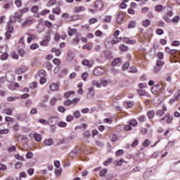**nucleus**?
Returning <instances> with one entry per match:
<instances>
[{
    "instance_id": "1",
    "label": "nucleus",
    "mask_w": 180,
    "mask_h": 180,
    "mask_svg": "<svg viewBox=\"0 0 180 180\" xmlns=\"http://www.w3.org/2000/svg\"><path fill=\"white\" fill-rule=\"evenodd\" d=\"M53 33L51 30H49L46 32V35L43 37V40L40 42L41 46H47L49 42L51 40V34Z\"/></svg>"
},
{
    "instance_id": "2",
    "label": "nucleus",
    "mask_w": 180,
    "mask_h": 180,
    "mask_svg": "<svg viewBox=\"0 0 180 180\" xmlns=\"http://www.w3.org/2000/svg\"><path fill=\"white\" fill-rule=\"evenodd\" d=\"M106 71L102 67H97L93 70V74L96 77H101V75H103Z\"/></svg>"
},
{
    "instance_id": "3",
    "label": "nucleus",
    "mask_w": 180,
    "mask_h": 180,
    "mask_svg": "<svg viewBox=\"0 0 180 180\" xmlns=\"http://www.w3.org/2000/svg\"><path fill=\"white\" fill-rule=\"evenodd\" d=\"M30 137H31V139H34L37 143H40L43 136L41 134H37V132H32L30 134Z\"/></svg>"
},
{
    "instance_id": "4",
    "label": "nucleus",
    "mask_w": 180,
    "mask_h": 180,
    "mask_svg": "<svg viewBox=\"0 0 180 180\" xmlns=\"http://www.w3.org/2000/svg\"><path fill=\"white\" fill-rule=\"evenodd\" d=\"M82 153V150L79 148H76L73 149L69 154L70 157L72 158L77 157V155H79V154Z\"/></svg>"
},
{
    "instance_id": "5",
    "label": "nucleus",
    "mask_w": 180,
    "mask_h": 180,
    "mask_svg": "<svg viewBox=\"0 0 180 180\" xmlns=\"http://www.w3.org/2000/svg\"><path fill=\"white\" fill-rule=\"evenodd\" d=\"M174 117L172 115H169V114H166L165 116L160 120V122H164L165 120V122H167V123L169 124L172 123Z\"/></svg>"
},
{
    "instance_id": "6",
    "label": "nucleus",
    "mask_w": 180,
    "mask_h": 180,
    "mask_svg": "<svg viewBox=\"0 0 180 180\" xmlns=\"http://www.w3.org/2000/svg\"><path fill=\"white\" fill-rule=\"evenodd\" d=\"M60 88V82H57L56 83H52L50 85V89L53 92H56V91H58Z\"/></svg>"
},
{
    "instance_id": "7",
    "label": "nucleus",
    "mask_w": 180,
    "mask_h": 180,
    "mask_svg": "<svg viewBox=\"0 0 180 180\" xmlns=\"http://www.w3.org/2000/svg\"><path fill=\"white\" fill-rule=\"evenodd\" d=\"M13 20H12V18L10 20L9 22H8L7 23V32H10V33H13V25H12V24L11 23H13Z\"/></svg>"
},
{
    "instance_id": "8",
    "label": "nucleus",
    "mask_w": 180,
    "mask_h": 180,
    "mask_svg": "<svg viewBox=\"0 0 180 180\" xmlns=\"http://www.w3.org/2000/svg\"><path fill=\"white\" fill-rule=\"evenodd\" d=\"M94 6L98 11H102V8H103V2L101 0H98L95 3Z\"/></svg>"
},
{
    "instance_id": "9",
    "label": "nucleus",
    "mask_w": 180,
    "mask_h": 180,
    "mask_svg": "<svg viewBox=\"0 0 180 180\" xmlns=\"http://www.w3.org/2000/svg\"><path fill=\"white\" fill-rule=\"evenodd\" d=\"M27 70H28L27 67L22 66L21 68L16 69V74H18V75L23 74V72H26Z\"/></svg>"
},
{
    "instance_id": "10",
    "label": "nucleus",
    "mask_w": 180,
    "mask_h": 180,
    "mask_svg": "<svg viewBox=\"0 0 180 180\" xmlns=\"http://www.w3.org/2000/svg\"><path fill=\"white\" fill-rule=\"evenodd\" d=\"M95 96V91L94 87L89 89V94L86 95V98L90 99V98H94Z\"/></svg>"
},
{
    "instance_id": "11",
    "label": "nucleus",
    "mask_w": 180,
    "mask_h": 180,
    "mask_svg": "<svg viewBox=\"0 0 180 180\" xmlns=\"http://www.w3.org/2000/svg\"><path fill=\"white\" fill-rule=\"evenodd\" d=\"M32 23H33V20L32 19L26 18L25 22H23L22 23V26H23V27H25L26 26H30V25H32Z\"/></svg>"
},
{
    "instance_id": "12",
    "label": "nucleus",
    "mask_w": 180,
    "mask_h": 180,
    "mask_svg": "<svg viewBox=\"0 0 180 180\" xmlns=\"http://www.w3.org/2000/svg\"><path fill=\"white\" fill-rule=\"evenodd\" d=\"M15 117L17 120H21V122H23L26 120L27 115L26 113H22L20 115H15Z\"/></svg>"
},
{
    "instance_id": "13",
    "label": "nucleus",
    "mask_w": 180,
    "mask_h": 180,
    "mask_svg": "<svg viewBox=\"0 0 180 180\" xmlns=\"http://www.w3.org/2000/svg\"><path fill=\"white\" fill-rule=\"evenodd\" d=\"M75 57V53L72 51H69L68 52V61H72Z\"/></svg>"
},
{
    "instance_id": "14",
    "label": "nucleus",
    "mask_w": 180,
    "mask_h": 180,
    "mask_svg": "<svg viewBox=\"0 0 180 180\" xmlns=\"http://www.w3.org/2000/svg\"><path fill=\"white\" fill-rule=\"evenodd\" d=\"M123 19H124V13L120 12L118 14L117 18V23H122L123 22Z\"/></svg>"
},
{
    "instance_id": "15",
    "label": "nucleus",
    "mask_w": 180,
    "mask_h": 180,
    "mask_svg": "<svg viewBox=\"0 0 180 180\" xmlns=\"http://www.w3.org/2000/svg\"><path fill=\"white\" fill-rule=\"evenodd\" d=\"M179 96H180V90L177 91L176 93H175L174 94V98H171L169 102L170 103H174V102H175V101H178V99H179Z\"/></svg>"
},
{
    "instance_id": "16",
    "label": "nucleus",
    "mask_w": 180,
    "mask_h": 180,
    "mask_svg": "<svg viewBox=\"0 0 180 180\" xmlns=\"http://www.w3.org/2000/svg\"><path fill=\"white\" fill-rule=\"evenodd\" d=\"M57 123V117H51L48 120V124H51V126L56 124Z\"/></svg>"
},
{
    "instance_id": "17",
    "label": "nucleus",
    "mask_w": 180,
    "mask_h": 180,
    "mask_svg": "<svg viewBox=\"0 0 180 180\" xmlns=\"http://www.w3.org/2000/svg\"><path fill=\"white\" fill-rule=\"evenodd\" d=\"M85 11V7L80 6L75 8L74 13H79V12H84Z\"/></svg>"
},
{
    "instance_id": "18",
    "label": "nucleus",
    "mask_w": 180,
    "mask_h": 180,
    "mask_svg": "<svg viewBox=\"0 0 180 180\" xmlns=\"http://www.w3.org/2000/svg\"><path fill=\"white\" fill-rule=\"evenodd\" d=\"M82 65H84L85 67H88L89 68H91L92 67V63H90L88 59H84L82 62Z\"/></svg>"
},
{
    "instance_id": "19",
    "label": "nucleus",
    "mask_w": 180,
    "mask_h": 180,
    "mask_svg": "<svg viewBox=\"0 0 180 180\" xmlns=\"http://www.w3.org/2000/svg\"><path fill=\"white\" fill-rule=\"evenodd\" d=\"M53 143V139H45L44 141V144L45 146H52Z\"/></svg>"
},
{
    "instance_id": "20",
    "label": "nucleus",
    "mask_w": 180,
    "mask_h": 180,
    "mask_svg": "<svg viewBox=\"0 0 180 180\" xmlns=\"http://www.w3.org/2000/svg\"><path fill=\"white\" fill-rule=\"evenodd\" d=\"M150 25H151V21L148 19L143 20L142 22V26H143V27H148Z\"/></svg>"
},
{
    "instance_id": "21",
    "label": "nucleus",
    "mask_w": 180,
    "mask_h": 180,
    "mask_svg": "<svg viewBox=\"0 0 180 180\" xmlns=\"http://www.w3.org/2000/svg\"><path fill=\"white\" fill-rule=\"evenodd\" d=\"M12 112H13V110L11 108H6L3 110V113L8 115V116H12Z\"/></svg>"
},
{
    "instance_id": "22",
    "label": "nucleus",
    "mask_w": 180,
    "mask_h": 180,
    "mask_svg": "<svg viewBox=\"0 0 180 180\" xmlns=\"http://www.w3.org/2000/svg\"><path fill=\"white\" fill-rule=\"evenodd\" d=\"M44 65L49 71H51V70H53V65L49 62L45 63Z\"/></svg>"
},
{
    "instance_id": "23",
    "label": "nucleus",
    "mask_w": 180,
    "mask_h": 180,
    "mask_svg": "<svg viewBox=\"0 0 180 180\" xmlns=\"http://www.w3.org/2000/svg\"><path fill=\"white\" fill-rule=\"evenodd\" d=\"M119 63H120V58H117L115 59H114L112 63H111V65L112 67H115V65H117V64H119Z\"/></svg>"
},
{
    "instance_id": "24",
    "label": "nucleus",
    "mask_w": 180,
    "mask_h": 180,
    "mask_svg": "<svg viewBox=\"0 0 180 180\" xmlns=\"http://www.w3.org/2000/svg\"><path fill=\"white\" fill-rule=\"evenodd\" d=\"M136 27V21L131 20L128 25V29H134Z\"/></svg>"
},
{
    "instance_id": "25",
    "label": "nucleus",
    "mask_w": 180,
    "mask_h": 180,
    "mask_svg": "<svg viewBox=\"0 0 180 180\" xmlns=\"http://www.w3.org/2000/svg\"><path fill=\"white\" fill-rule=\"evenodd\" d=\"M103 22H104L105 23H110V22H112V16H105V18L103 20Z\"/></svg>"
},
{
    "instance_id": "26",
    "label": "nucleus",
    "mask_w": 180,
    "mask_h": 180,
    "mask_svg": "<svg viewBox=\"0 0 180 180\" xmlns=\"http://www.w3.org/2000/svg\"><path fill=\"white\" fill-rule=\"evenodd\" d=\"M52 12L55 15H60V13H61V8H60V7H56V8L53 9Z\"/></svg>"
},
{
    "instance_id": "27",
    "label": "nucleus",
    "mask_w": 180,
    "mask_h": 180,
    "mask_svg": "<svg viewBox=\"0 0 180 180\" xmlns=\"http://www.w3.org/2000/svg\"><path fill=\"white\" fill-rule=\"evenodd\" d=\"M89 77V75L88 74V72H83L81 75V78L83 81H86V79H88V77Z\"/></svg>"
},
{
    "instance_id": "28",
    "label": "nucleus",
    "mask_w": 180,
    "mask_h": 180,
    "mask_svg": "<svg viewBox=\"0 0 180 180\" xmlns=\"http://www.w3.org/2000/svg\"><path fill=\"white\" fill-rule=\"evenodd\" d=\"M137 92L140 96H146V95H148V93L146 92L144 90L139 89Z\"/></svg>"
},
{
    "instance_id": "29",
    "label": "nucleus",
    "mask_w": 180,
    "mask_h": 180,
    "mask_svg": "<svg viewBox=\"0 0 180 180\" xmlns=\"http://www.w3.org/2000/svg\"><path fill=\"white\" fill-rule=\"evenodd\" d=\"M124 154V150L120 149L115 152V155L117 157H121V155H123Z\"/></svg>"
},
{
    "instance_id": "30",
    "label": "nucleus",
    "mask_w": 180,
    "mask_h": 180,
    "mask_svg": "<svg viewBox=\"0 0 180 180\" xmlns=\"http://www.w3.org/2000/svg\"><path fill=\"white\" fill-rule=\"evenodd\" d=\"M73 117H75V119H79V117H81V112H79V110H76L73 113Z\"/></svg>"
},
{
    "instance_id": "31",
    "label": "nucleus",
    "mask_w": 180,
    "mask_h": 180,
    "mask_svg": "<svg viewBox=\"0 0 180 180\" xmlns=\"http://www.w3.org/2000/svg\"><path fill=\"white\" fill-rule=\"evenodd\" d=\"M22 16H23V15L20 13V11H18L14 15L15 19H21Z\"/></svg>"
},
{
    "instance_id": "32",
    "label": "nucleus",
    "mask_w": 180,
    "mask_h": 180,
    "mask_svg": "<svg viewBox=\"0 0 180 180\" xmlns=\"http://www.w3.org/2000/svg\"><path fill=\"white\" fill-rule=\"evenodd\" d=\"M129 124L130 126H133L134 127H136V126H137V120H130L129 121Z\"/></svg>"
},
{
    "instance_id": "33",
    "label": "nucleus",
    "mask_w": 180,
    "mask_h": 180,
    "mask_svg": "<svg viewBox=\"0 0 180 180\" xmlns=\"http://www.w3.org/2000/svg\"><path fill=\"white\" fill-rule=\"evenodd\" d=\"M155 112L154 110H151L147 112V116L148 117V119H153L154 117V115H155Z\"/></svg>"
},
{
    "instance_id": "34",
    "label": "nucleus",
    "mask_w": 180,
    "mask_h": 180,
    "mask_svg": "<svg viewBox=\"0 0 180 180\" xmlns=\"http://www.w3.org/2000/svg\"><path fill=\"white\" fill-rule=\"evenodd\" d=\"M46 75H47V73L45 72L44 70H39V74H38V75H39V77H40V78L46 77Z\"/></svg>"
},
{
    "instance_id": "35",
    "label": "nucleus",
    "mask_w": 180,
    "mask_h": 180,
    "mask_svg": "<svg viewBox=\"0 0 180 180\" xmlns=\"http://www.w3.org/2000/svg\"><path fill=\"white\" fill-rule=\"evenodd\" d=\"M124 103L125 105H127V108H129V109L134 106V101H127Z\"/></svg>"
},
{
    "instance_id": "36",
    "label": "nucleus",
    "mask_w": 180,
    "mask_h": 180,
    "mask_svg": "<svg viewBox=\"0 0 180 180\" xmlns=\"http://www.w3.org/2000/svg\"><path fill=\"white\" fill-rule=\"evenodd\" d=\"M120 49L121 51H127L129 50V47L124 44H121Z\"/></svg>"
},
{
    "instance_id": "37",
    "label": "nucleus",
    "mask_w": 180,
    "mask_h": 180,
    "mask_svg": "<svg viewBox=\"0 0 180 180\" xmlns=\"http://www.w3.org/2000/svg\"><path fill=\"white\" fill-rule=\"evenodd\" d=\"M129 65H130V63L129 61L125 62L122 65V70L126 71L129 68Z\"/></svg>"
},
{
    "instance_id": "38",
    "label": "nucleus",
    "mask_w": 180,
    "mask_h": 180,
    "mask_svg": "<svg viewBox=\"0 0 180 180\" xmlns=\"http://www.w3.org/2000/svg\"><path fill=\"white\" fill-rule=\"evenodd\" d=\"M106 174H108V169H103L100 172L99 175L100 176L103 177L105 175H106Z\"/></svg>"
},
{
    "instance_id": "39",
    "label": "nucleus",
    "mask_w": 180,
    "mask_h": 180,
    "mask_svg": "<svg viewBox=\"0 0 180 180\" xmlns=\"http://www.w3.org/2000/svg\"><path fill=\"white\" fill-rule=\"evenodd\" d=\"M30 88L31 89H36V88H37V82H33L32 83H31L30 84Z\"/></svg>"
},
{
    "instance_id": "40",
    "label": "nucleus",
    "mask_w": 180,
    "mask_h": 180,
    "mask_svg": "<svg viewBox=\"0 0 180 180\" xmlns=\"http://www.w3.org/2000/svg\"><path fill=\"white\" fill-rule=\"evenodd\" d=\"M179 20H180V18L179 15H176L172 19V22H173L174 23H178Z\"/></svg>"
},
{
    "instance_id": "41",
    "label": "nucleus",
    "mask_w": 180,
    "mask_h": 180,
    "mask_svg": "<svg viewBox=\"0 0 180 180\" xmlns=\"http://www.w3.org/2000/svg\"><path fill=\"white\" fill-rule=\"evenodd\" d=\"M92 85H94V86H96L97 88H101V83H99L98 80H94L92 82Z\"/></svg>"
},
{
    "instance_id": "42",
    "label": "nucleus",
    "mask_w": 180,
    "mask_h": 180,
    "mask_svg": "<svg viewBox=\"0 0 180 180\" xmlns=\"http://www.w3.org/2000/svg\"><path fill=\"white\" fill-rule=\"evenodd\" d=\"M100 82H101V84L103 86H106V85H108V83L109 82H108V80H106V79H100Z\"/></svg>"
},
{
    "instance_id": "43",
    "label": "nucleus",
    "mask_w": 180,
    "mask_h": 180,
    "mask_svg": "<svg viewBox=\"0 0 180 180\" xmlns=\"http://www.w3.org/2000/svg\"><path fill=\"white\" fill-rule=\"evenodd\" d=\"M53 63L55 64V65L60 66V64H61V60L58 58H55L53 60Z\"/></svg>"
},
{
    "instance_id": "44",
    "label": "nucleus",
    "mask_w": 180,
    "mask_h": 180,
    "mask_svg": "<svg viewBox=\"0 0 180 180\" xmlns=\"http://www.w3.org/2000/svg\"><path fill=\"white\" fill-rule=\"evenodd\" d=\"M56 103H57V98H51V100H50L51 106H54V105H56Z\"/></svg>"
},
{
    "instance_id": "45",
    "label": "nucleus",
    "mask_w": 180,
    "mask_h": 180,
    "mask_svg": "<svg viewBox=\"0 0 180 180\" xmlns=\"http://www.w3.org/2000/svg\"><path fill=\"white\" fill-rule=\"evenodd\" d=\"M15 158L16 160H18L19 161H25V157L21 156L20 155H15Z\"/></svg>"
},
{
    "instance_id": "46",
    "label": "nucleus",
    "mask_w": 180,
    "mask_h": 180,
    "mask_svg": "<svg viewBox=\"0 0 180 180\" xmlns=\"http://www.w3.org/2000/svg\"><path fill=\"white\" fill-rule=\"evenodd\" d=\"M84 137L86 139H89L91 137V131H85L84 133L83 134Z\"/></svg>"
},
{
    "instance_id": "47",
    "label": "nucleus",
    "mask_w": 180,
    "mask_h": 180,
    "mask_svg": "<svg viewBox=\"0 0 180 180\" xmlns=\"http://www.w3.org/2000/svg\"><path fill=\"white\" fill-rule=\"evenodd\" d=\"M129 72H131L132 74H136L137 72V68L136 67L132 66L130 68Z\"/></svg>"
},
{
    "instance_id": "48",
    "label": "nucleus",
    "mask_w": 180,
    "mask_h": 180,
    "mask_svg": "<svg viewBox=\"0 0 180 180\" xmlns=\"http://www.w3.org/2000/svg\"><path fill=\"white\" fill-rule=\"evenodd\" d=\"M156 25L159 27H164V26H165V22H164V21H158Z\"/></svg>"
},
{
    "instance_id": "49",
    "label": "nucleus",
    "mask_w": 180,
    "mask_h": 180,
    "mask_svg": "<svg viewBox=\"0 0 180 180\" xmlns=\"http://www.w3.org/2000/svg\"><path fill=\"white\" fill-rule=\"evenodd\" d=\"M74 120V116L68 115L66 116V122H72Z\"/></svg>"
},
{
    "instance_id": "50",
    "label": "nucleus",
    "mask_w": 180,
    "mask_h": 180,
    "mask_svg": "<svg viewBox=\"0 0 180 180\" xmlns=\"http://www.w3.org/2000/svg\"><path fill=\"white\" fill-rule=\"evenodd\" d=\"M165 79H166V81H167V82H171V79H172V76L169 74H166L165 75Z\"/></svg>"
},
{
    "instance_id": "51",
    "label": "nucleus",
    "mask_w": 180,
    "mask_h": 180,
    "mask_svg": "<svg viewBox=\"0 0 180 180\" xmlns=\"http://www.w3.org/2000/svg\"><path fill=\"white\" fill-rule=\"evenodd\" d=\"M44 25L46 26V27H53V23H51V22L46 20L44 21Z\"/></svg>"
},
{
    "instance_id": "52",
    "label": "nucleus",
    "mask_w": 180,
    "mask_h": 180,
    "mask_svg": "<svg viewBox=\"0 0 180 180\" xmlns=\"http://www.w3.org/2000/svg\"><path fill=\"white\" fill-rule=\"evenodd\" d=\"M25 157L27 158V160H30L33 158V153L32 152H27Z\"/></svg>"
},
{
    "instance_id": "53",
    "label": "nucleus",
    "mask_w": 180,
    "mask_h": 180,
    "mask_svg": "<svg viewBox=\"0 0 180 180\" xmlns=\"http://www.w3.org/2000/svg\"><path fill=\"white\" fill-rule=\"evenodd\" d=\"M58 126L59 127H67V122H60L58 123Z\"/></svg>"
},
{
    "instance_id": "54",
    "label": "nucleus",
    "mask_w": 180,
    "mask_h": 180,
    "mask_svg": "<svg viewBox=\"0 0 180 180\" xmlns=\"http://www.w3.org/2000/svg\"><path fill=\"white\" fill-rule=\"evenodd\" d=\"M112 161H113V159L112 158H109L108 160H105L103 162V165H105L106 167V166L109 165V164L112 163Z\"/></svg>"
},
{
    "instance_id": "55",
    "label": "nucleus",
    "mask_w": 180,
    "mask_h": 180,
    "mask_svg": "<svg viewBox=\"0 0 180 180\" xmlns=\"http://www.w3.org/2000/svg\"><path fill=\"white\" fill-rule=\"evenodd\" d=\"M153 71L155 74H157L158 72H160V71H161V67L158 65L155 66Z\"/></svg>"
},
{
    "instance_id": "56",
    "label": "nucleus",
    "mask_w": 180,
    "mask_h": 180,
    "mask_svg": "<svg viewBox=\"0 0 180 180\" xmlns=\"http://www.w3.org/2000/svg\"><path fill=\"white\" fill-rule=\"evenodd\" d=\"M8 57L9 54H8V53H4L3 55L1 56V60H8Z\"/></svg>"
},
{
    "instance_id": "57",
    "label": "nucleus",
    "mask_w": 180,
    "mask_h": 180,
    "mask_svg": "<svg viewBox=\"0 0 180 180\" xmlns=\"http://www.w3.org/2000/svg\"><path fill=\"white\" fill-rule=\"evenodd\" d=\"M74 94H75L74 91H68L65 93L64 96L66 98H70V96H71V95H74Z\"/></svg>"
},
{
    "instance_id": "58",
    "label": "nucleus",
    "mask_w": 180,
    "mask_h": 180,
    "mask_svg": "<svg viewBox=\"0 0 180 180\" xmlns=\"http://www.w3.org/2000/svg\"><path fill=\"white\" fill-rule=\"evenodd\" d=\"M30 48L31 50H36V49H39V44H32V45H30Z\"/></svg>"
},
{
    "instance_id": "59",
    "label": "nucleus",
    "mask_w": 180,
    "mask_h": 180,
    "mask_svg": "<svg viewBox=\"0 0 180 180\" xmlns=\"http://www.w3.org/2000/svg\"><path fill=\"white\" fill-rule=\"evenodd\" d=\"M15 4L18 8L22 7V0H15Z\"/></svg>"
},
{
    "instance_id": "60",
    "label": "nucleus",
    "mask_w": 180,
    "mask_h": 180,
    "mask_svg": "<svg viewBox=\"0 0 180 180\" xmlns=\"http://www.w3.org/2000/svg\"><path fill=\"white\" fill-rule=\"evenodd\" d=\"M47 13H50V10L44 9L41 11V16H44L45 15H47Z\"/></svg>"
},
{
    "instance_id": "61",
    "label": "nucleus",
    "mask_w": 180,
    "mask_h": 180,
    "mask_svg": "<svg viewBox=\"0 0 180 180\" xmlns=\"http://www.w3.org/2000/svg\"><path fill=\"white\" fill-rule=\"evenodd\" d=\"M96 22H98V19L97 18H91L89 20V23H90V25H94V23H96Z\"/></svg>"
},
{
    "instance_id": "62",
    "label": "nucleus",
    "mask_w": 180,
    "mask_h": 180,
    "mask_svg": "<svg viewBox=\"0 0 180 180\" xmlns=\"http://www.w3.org/2000/svg\"><path fill=\"white\" fill-rule=\"evenodd\" d=\"M156 34H158L159 36L164 34V30L162 29H160V28L156 30Z\"/></svg>"
},
{
    "instance_id": "63",
    "label": "nucleus",
    "mask_w": 180,
    "mask_h": 180,
    "mask_svg": "<svg viewBox=\"0 0 180 180\" xmlns=\"http://www.w3.org/2000/svg\"><path fill=\"white\" fill-rule=\"evenodd\" d=\"M162 5H158L155 6V11L156 12H161V11H162Z\"/></svg>"
},
{
    "instance_id": "64",
    "label": "nucleus",
    "mask_w": 180,
    "mask_h": 180,
    "mask_svg": "<svg viewBox=\"0 0 180 180\" xmlns=\"http://www.w3.org/2000/svg\"><path fill=\"white\" fill-rule=\"evenodd\" d=\"M156 65L161 68L162 65H164V61L161 60H158L156 62Z\"/></svg>"
}]
</instances>
